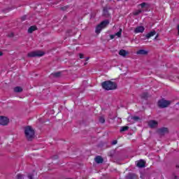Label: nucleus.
I'll use <instances>...</instances> for the list:
<instances>
[{
  "mask_svg": "<svg viewBox=\"0 0 179 179\" xmlns=\"http://www.w3.org/2000/svg\"><path fill=\"white\" fill-rule=\"evenodd\" d=\"M24 135L26 139L29 142H31V141L34 139L36 132L34 131V129H33V127H31V126H27L24 127Z\"/></svg>",
  "mask_w": 179,
  "mask_h": 179,
  "instance_id": "f257e3e1",
  "label": "nucleus"
},
{
  "mask_svg": "<svg viewBox=\"0 0 179 179\" xmlns=\"http://www.w3.org/2000/svg\"><path fill=\"white\" fill-rule=\"evenodd\" d=\"M101 86L105 90H115L117 87V83L110 80L103 82Z\"/></svg>",
  "mask_w": 179,
  "mask_h": 179,
  "instance_id": "f03ea898",
  "label": "nucleus"
},
{
  "mask_svg": "<svg viewBox=\"0 0 179 179\" xmlns=\"http://www.w3.org/2000/svg\"><path fill=\"white\" fill-rule=\"evenodd\" d=\"M45 55V52L41 50H36V51H34L28 53L27 57H29V58H34V57H43Z\"/></svg>",
  "mask_w": 179,
  "mask_h": 179,
  "instance_id": "7ed1b4c3",
  "label": "nucleus"
},
{
  "mask_svg": "<svg viewBox=\"0 0 179 179\" xmlns=\"http://www.w3.org/2000/svg\"><path fill=\"white\" fill-rule=\"evenodd\" d=\"M171 104V101L165 100L164 99H162L158 101V107L159 108H166L169 107Z\"/></svg>",
  "mask_w": 179,
  "mask_h": 179,
  "instance_id": "20e7f679",
  "label": "nucleus"
},
{
  "mask_svg": "<svg viewBox=\"0 0 179 179\" xmlns=\"http://www.w3.org/2000/svg\"><path fill=\"white\" fill-rule=\"evenodd\" d=\"M10 120L6 116H0V125L3 127H6V125L9 124Z\"/></svg>",
  "mask_w": 179,
  "mask_h": 179,
  "instance_id": "39448f33",
  "label": "nucleus"
},
{
  "mask_svg": "<svg viewBox=\"0 0 179 179\" xmlns=\"http://www.w3.org/2000/svg\"><path fill=\"white\" fill-rule=\"evenodd\" d=\"M110 10H111L110 6H106L103 7V16H104V17H110L111 16V14H110Z\"/></svg>",
  "mask_w": 179,
  "mask_h": 179,
  "instance_id": "423d86ee",
  "label": "nucleus"
},
{
  "mask_svg": "<svg viewBox=\"0 0 179 179\" xmlns=\"http://www.w3.org/2000/svg\"><path fill=\"white\" fill-rule=\"evenodd\" d=\"M157 134L160 135V136H164L166 134H169V128L167 127H162L157 130Z\"/></svg>",
  "mask_w": 179,
  "mask_h": 179,
  "instance_id": "0eeeda50",
  "label": "nucleus"
},
{
  "mask_svg": "<svg viewBox=\"0 0 179 179\" xmlns=\"http://www.w3.org/2000/svg\"><path fill=\"white\" fill-rule=\"evenodd\" d=\"M127 121L128 122H131V124H135V122L141 121V117L139 116H129Z\"/></svg>",
  "mask_w": 179,
  "mask_h": 179,
  "instance_id": "6e6552de",
  "label": "nucleus"
},
{
  "mask_svg": "<svg viewBox=\"0 0 179 179\" xmlns=\"http://www.w3.org/2000/svg\"><path fill=\"white\" fill-rule=\"evenodd\" d=\"M159 122H157L156 120H150L148 122V127L151 129L157 128Z\"/></svg>",
  "mask_w": 179,
  "mask_h": 179,
  "instance_id": "1a4fd4ad",
  "label": "nucleus"
},
{
  "mask_svg": "<svg viewBox=\"0 0 179 179\" xmlns=\"http://www.w3.org/2000/svg\"><path fill=\"white\" fill-rule=\"evenodd\" d=\"M136 166L137 167H139V169H143L146 167V162L143 159H140L138 161Z\"/></svg>",
  "mask_w": 179,
  "mask_h": 179,
  "instance_id": "9d476101",
  "label": "nucleus"
},
{
  "mask_svg": "<svg viewBox=\"0 0 179 179\" xmlns=\"http://www.w3.org/2000/svg\"><path fill=\"white\" fill-rule=\"evenodd\" d=\"M125 179H138V176L135 173H129L126 176Z\"/></svg>",
  "mask_w": 179,
  "mask_h": 179,
  "instance_id": "9b49d317",
  "label": "nucleus"
},
{
  "mask_svg": "<svg viewBox=\"0 0 179 179\" xmlns=\"http://www.w3.org/2000/svg\"><path fill=\"white\" fill-rule=\"evenodd\" d=\"M144 31H145V27L143 26L137 27L134 29V33H143Z\"/></svg>",
  "mask_w": 179,
  "mask_h": 179,
  "instance_id": "f8f14e48",
  "label": "nucleus"
},
{
  "mask_svg": "<svg viewBox=\"0 0 179 179\" xmlns=\"http://www.w3.org/2000/svg\"><path fill=\"white\" fill-rule=\"evenodd\" d=\"M94 160L97 164H101L103 162H104V159L103 157H101V156H96Z\"/></svg>",
  "mask_w": 179,
  "mask_h": 179,
  "instance_id": "ddd939ff",
  "label": "nucleus"
},
{
  "mask_svg": "<svg viewBox=\"0 0 179 179\" xmlns=\"http://www.w3.org/2000/svg\"><path fill=\"white\" fill-rule=\"evenodd\" d=\"M129 54V52L128 51L123 49L119 51V55H121V57H127Z\"/></svg>",
  "mask_w": 179,
  "mask_h": 179,
  "instance_id": "4468645a",
  "label": "nucleus"
},
{
  "mask_svg": "<svg viewBox=\"0 0 179 179\" xmlns=\"http://www.w3.org/2000/svg\"><path fill=\"white\" fill-rule=\"evenodd\" d=\"M156 35V31L155 30H152L150 32H149L148 34H147L145 35L146 38L149 39L150 38V37H153V36Z\"/></svg>",
  "mask_w": 179,
  "mask_h": 179,
  "instance_id": "2eb2a0df",
  "label": "nucleus"
},
{
  "mask_svg": "<svg viewBox=\"0 0 179 179\" xmlns=\"http://www.w3.org/2000/svg\"><path fill=\"white\" fill-rule=\"evenodd\" d=\"M99 24L102 27L103 29H104V27H106L108 24H110V21L106 20L101 22Z\"/></svg>",
  "mask_w": 179,
  "mask_h": 179,
  "instance_id": "dca6fc26",
  "label": "nucleus"
},
{
  "mask_svg": "<svg viewBox=\"0 0 179 179\" xmlns=\"http://www.w3.org/2000/svg\"><path fill=\"white\" fill-rule=\"evenodd\" d=\"M36 30H37V27L36 25L31 26L28 29V33H29V34H31V33H33V31H36Z\"/></svg>",
  "mask_w": 179,
  "mask_h": 179,
  "instance_id": "f3484780",
  "label": "nucleus"
},
{
  "mask_svg": "<svg viewBox=\"0 0 179 179\" xmlns=\"http://www.w3.org/2000/svg\"><path fill=\"white\" fill-rule=\"evenodd\" d=\"M136 54H138V55H148V51L141 49L137 51Z\"/></svg>",
  "mask_w": 179,
  "mask_h": 179,
  "instance_id": "a211bd4d",
  "label": "nucleus"
},
{
  "mask_svg": "<svg viewBox=\"0 0 179 179\" xmlns=\"http://www.w3.org/2000/svg\"><path fill=\"white\" fill-rule=\"evenodd\" d=\"M61 75H62V72L58 71V72L52 73L51 74V76H53V78H61Z\"/></svg>",
  "mask_w": 179,
  "mask_h": 179,
  "instance_id": "6ab92c4d",
  "label": "nucleus"
},
{
  "mask_svg": "<svg viewBox=\"0 0 179 179\" xmlns=\"http://www.w3.org/2000/svg\"><path fill=\"white\" fill-rule=\"evenodd\" d=\"M13 90L15 93H22V92H23V88H22V87L17 86L14 87Z\"/></svg>",
  "mask_w": 179,
  "mask_h": 179,
  "instance_id": "aec40b11",
  "label": "nucleus"
},
{
  "mask_svg": "<svg viewBox=\"0 0 179 179\" xmlns=\"http://www.w3.org/2000/svg\"><path fill=\"white\" fill-rule=\"evenodd\" d=\"M101 30H103V28L99 24L96 27L95 33H96V34H100V33L101 32Z\"/></svg>",
  "mask_w": 179,
  "mask_h": 179,
  "instance_id": "412c9836",
  "label": "nucleus"
},
{
  "mask_svg": "<svg viewBox=\"0 0 179 179\" xmlns=\"http://www.w3.org/2000/svg\"><path fill=\"white\" fill-rule=\"evenodd\" d=\"M129 129V127L128 126H124L120 127V132H127Z\"/></svg>",
  "mask_w": 179,
  "mask_h": 179,
  "instance_id": "4be33fe9",
  "label": "nucleus"
},
{
  "mask_svg": "<svg viewBox=\"0 0 179 179\" xmlns=\"http://www.w3.org/2000/svg\"><path fill=\"white\" fill-rule=\"evenodd\" d=\"M148 97H149V93H148V92H143L141 94V99H148Z\"/></svg>",
  "mask_w": 179,
  "mask_h": 179,
  "instance_id": "5701e85b",
  "label": "nucleus"
},
{
  "mask_svg": "<svg viewBox=\"0 0 179 179\" xmlns=\"http://www.w3.org/2000/svg\"><path fill=\"white\" fill-rule=\"evenodd\" d=\"M68 9H69V6H65L60 8V10H62L63 12L68 10Z\"/></svg>",
  "mask_w": 179,
  "mask_h": 179,
  "instance_id": "b1692460",
  "label": "nucleus"
},
{
  "mask_svg": "<svg viewBox=\"0 0 179 179\" xmlns=\"http://www.w3.org/2000/svg\"><path fill=\"white\" fill-rule=\"evenodd\" d=\"M66 34H68L67 36L69 37H70L71 36H75V34H72V29L67 30Z\"/></svg>",
  "mask_w": 179,
  "mask_h": 179,
  "instance_id": "393cba45",
  "label": "nucleus"
},
{
  "mask_svg": "<svg viewBox=\"0 0 179 179\" xmlns=\"http://www.w3.org/2000/svg\"><path fill=\"white\" fill-rule=\"evenodd\" d=\"M122 34V29H120L118 32L115 34V36H117V37H121V34Z\"/></svg>",
  "mask_w": 179,
  "mask_h": 179,
  "instance_id": "a878e982",
  "label": "nucleus"
},
{
  "mask_svg": "<svg viewBox=\"0 0 179 179\" xmlns=\"http://www.w3.org/2000/svg\"><path fill=\"white\" fill-rule=\"evenodd\" d=\"M99 122H101V124H104V122H106V119L104 117L101 116L99 117Z\"/></svg>",
  "mask_w": 179,
  "mask_h": 179,
  "instance_id": "bb28decb",
  "label": "nucleus"
},
{
  "mask_svg": "<svg viewBox=\"0 0 179 179\" xmlns=\"http://www.w3.org/2000/svg\"><path fill=\"white\" fill-rule=\"evenodd\" d=\"M27 178L29 179H34V173H28Z\"/></svg>",
  "mask_w": 179,
  "mask_h": 179,
  "instance_id": "cd10ccee",
  "label": "nucleus"
},
{
  "mask_svg": "<svg viewBox=\"0 0 179 179\" xmlns=\"http://www.w3.org/2000/svg\"><path fill=\"white\" fill-rule=\"evenodd\" d=\"M140 13H142V10H138L137 11H136L134 15L135 16H138V15H139Z\"/></svg>",
  "mask_w": 179,
  "mask_h": 179,
  "instance_id": "c85d7f7f",
  "label": "nucleus"
},
{
  "mask_svg": "<svg viewBox=\"0 0 179 179\" xmlns=\"http://www.w3.org/2000/svg\"><path fill=\"white\" fill-rule=\"evenodd\" d=\"M26 19H27V15H23L22 17H21V20L22 22H24V20H26Z\"/></svg>",
  "mask_w": 179,
  "mask_h": 179,
  "instance_id": "c756f323",
  "label": "nucleus"
},
{
  "mask_svg": "<svg viewBox=\"0 0 179 179\" xmlns=\"http://www.w3.org/2000/svg\"><path fill=\"white\" fill-rule=\"evenodd\" d=\"M8 37H10V38L15 37V34L11 32V33L8 34Z\"/></svg>",
  "mask_w": 179,
  "mask_h": 179,
  "instance_id": "7c9ffc66",
  "label": "nucleus"
},
{
  "mask_svg": "<svg viewBox=\"0 0 179 179\" xmlns=\"http://www.w3.org/2000/svg\"><path fill=\"white\" fill-rule=\"evenodd\" d=\"M147 5H148V3H146L145 2H143L140 4V6H141L142 8H143Z\"/></svg>",
  "mask_w": 179,
  "mask_h": 179,
  "instance_id": "2f4dec72",
  "label": "nucleus"
},
{
  "mask_svg": "<svg viewBox=\"0 0 179 179\" xmlns=\"http://www.w3.org/2000/svg\"><path fill=\"white\" fill-rule=\"evenodd\" d=\"M118 143V141L117 140H114L113 142H112V145H117V143Z\"/></svg>",
  "mask_w": 179,
  "mask_h": 179,
  "instance_id": "473e14b6",
  "label": "nucleus"
},
{
  "mask_svg": "<svg viewBox=\"0 0 179 179\" xmlns=\"http://www.w3.org/2000/svg\"><path fill=\"white\" fill-rule=\"evenodd\" d=\"M110 40H113V38H115V35H110Z\"/></svg>",
  "mask_w": 179,
  "mask_h": 179,
  "instance_id": "72a5a7b5",
  "label": "nucleus"
},
{
  "mask_svg": "<svg viewBox=\"0 0 179 179\" xmlns=\"http://www.w3.org/2000/svg\"><path fill=\"white\" fill-rule=\"evenodd\" d=\"M79 55H80V59H83V58L85 57L84 55H83V54H82V53H80Z\"/></svg>",
  "mask_w": 179,
  "mask_h": 179,
  "instance_id": "f704fd0d",
  "label": "nucleus"
},
{
  "mask_svg": "<svg viewBox=\"0 0 179 179\" xmlns=\"http://www.w3.org/2000/svg\"><path fill=\"white\" fill-rule=\"evenodd\" d=\"M158 38H159V34H157L156 35V36L155 37L154 40H159Z\"/></svg>",
  "mask_w": 179,
  "mask_h": 179,
  "instance_id": "c9c22d12",
  "label": "nucleus"
},
{
  "mask_svg": "<svg viewBox=\"0 0 179 179\" xmlns=\"http://www.w3.org/2000/svg\"><path fill=\"white\" fill-rule=\"evenodd\" d=\"M2 55H3V52H2L1 51H0V57H2Z\"/></svg>",
  "mask_w": 179,
  "mask_h": 179,
  "instance_id": "e433bc0d",
  "label": "nucleus"
},
{
  "mask_svg": "<svg viewBox=\"0 0 179 179\" xmlns=\"http://www.w3.org/2000/svg\"><path fill=\"white\" fill-rule=\"evenodd\" d=\"M174 179H179V178H178V176H174Z\"/></svg>",
  "mask_w": 179,
  "mask_h": 179,
  "instance_id": "4c0bfd02",
  "label": "nucleus"
},
{
  "mask_svg": "<svg viewBox=\"0 0 179 179\" xmlns=\"http://www.w3.org/2000/svg\"><path fill=\"white\" fill-rule=\"evenodd\" d=\"M90 58V57H86L85 61H89Z\"/></svg>",
  "mask_w": 179,
  "mask_h": 179,
  "instance_id": "58836bf2",
  "label": "nucleus"
},
{
  "mask_svg": "<svg viewBox=\"0 0 179 179\" xmlns=\"http://www.w3.org/2000/svg\"><path fill=\"white\" fill-rule=\"evenodd\" d=\"M64 19H66V15H65V16L64 17Z\"/></svg>",
  "mask_w": 179,
  "mask_h": 179,
  "instance_id": "ea45409f",
  "label": "nucleus"
},
{
  "mask_svg": "<svg viewBox=\"0 0 179 179\" xmlns=\"http://www.w3.org/2000/svg\"><path fill=\"white\" fill-rule=\"evenodd\" d=\"M176 167H177V169H179V166L178 165H177Z\"/></svg>",
  "mask_w": 179,
  "mask_h": 179,
  "instance_id": "a19ab883",
  "label": "nucleus"
},
{
  "mask_svg": "<svg viewBox=\"0 0 179 179\" xmlns=\"http://www.w3.org/2000/svg\"><path fill=\"white\" fill-rule=\"evenodd\" d=\"M87 63H85L84 65H86Z\"/></svg>",
  "mask_w": 179,
  "mask_h": 179,
  "instance_id": "79ce46f5",
  "label": "nucleus"
},
{
  "mask_svg": "<svg viewBox=\"0 0 179 179\" xmlns=\"http://www.w3.org/2000/svg\"><path fill=\"white\" fill-rule=\"evenodd\" d=\"M125 1H128V0H125Z\"/></svg>",
  "mask_w": 179,
  "mask_h": 179,
  "instance_id": "37998d69",
  "label": "nucleus"
}]
</instances>
